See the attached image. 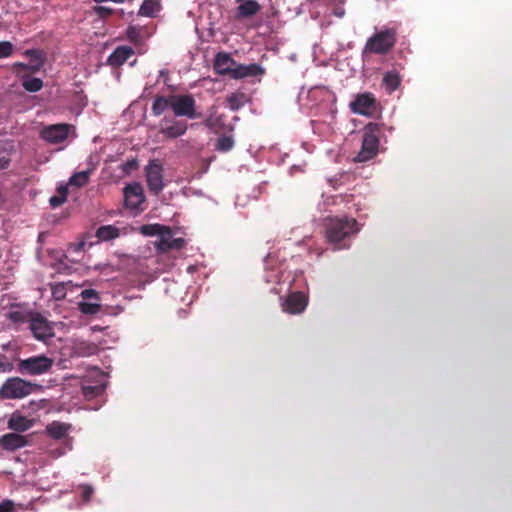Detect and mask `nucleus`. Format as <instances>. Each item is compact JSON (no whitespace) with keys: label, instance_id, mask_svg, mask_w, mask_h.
<instances>
[{"label":"nucleus","instance_id":"1","mask_svg":"<svg viewBox=\"0 0 512 512\" xmlns=\"http://www.w3.org/2000/svg\"><path fill=\"white\" fill-rule=\"evenodd\" d=\"M358 222L353 217H327L324 220V234L326 241L335 249L349 247L350 239L359 232Z\"/></svg>","mask_w":512,"mask_h":512},{"label":"nucleus","instance_id":"2","mask_svg":"<svg viewBox=\"0 0 512 512\" xmlns=\"http://www.w3.org/2000/svg\"><path fill=\"white\" fill-rule=\"evenodd\" d=\"M214 70L219 75H228L232 79H242L264 74L259 64H238L228 53L219 52L214 60Z\"/></svg>","mask_w":512,"mask_h":512},{"label":"nucleus","instance_id":"3","mask_svg":"<svg viewBox=\"0 0 512 512\" xmlns=\"http://www.w3.org/2000/svg\"><path fill=\"white\" fill-rule=\"evenodd\" d=\"M396 42L395 28L380 30L367 39L362 49V57L365 58L371 54L386 55L394 48Z\"/></svg>","mask_w":512,"mask_h":512},{"label":"nucleus","instance_id":"4","mask_svg":"<svg viewBox=\"0 0 512 512\" xmlns=\"http://www.w3.org/2000/svg\"><path fill=\"white\" fill-rule=\"evenodd\" d=\"M380 133L381 127L377 123H369L365 126L361 150L355 157V161L366 162L377 155Z\"/></svg>","mask_w":512,"mask_h":512},{"label":"nucleus","instance_id":"5","mask_svg":"<svg viewBox=\"0 0 512 512\" xmlns=\"http://www.w3.org/2000/svg\"><path fill=\"white\" fill-rule=\"evenodd\" d=\"M54 365V359L41 354L20 359L17 363V371L22 375L38 376L48 373Z\"/></svg>","mask_w":512,"mask_h":512},{"label":"nucleus","instance_id":"6","mask_svg":"<svg viewBox=\"0 0 512 512\" xmlns=\"http://www.w3.org/2000/svg\"><path fill=\"white\" fill-rule=\"evenodd\" d=\"M172 112L175 117L197 119L202 116L197 112L196 101L192 94H172Z\"/></svg>","mask_w":512,"mask_h":512},{"label":"nucleus","instance_id":"7","mask_svg":"<svg viewBox=\"0 0 512 512\" xmlns=\"http://www.w3.org/2000/svg\"><path fill=\"white\" fill-rule=\"evenodd\" d=\"M33 384L19 377L7 379L0 388V395L4 399H20L31 394Z\"/></svg>","mask_w":512,"mask_h":512},{"label":"nucleus","instance_id":"8","mask_svg":"<svg viewBox=\"0 0 512 512\" xmlns=\"http://www.w3.org/2000/svg\"><path fill=\"white\" fill-rule=\"evenodd\" d=\"M29 329L33 336L42 342L55 336L54 325L40 313H32L28 319Z\"/></svg>","mask_w":512,"mask_h":512},{"label":"nucleus","instance_id":"9","mask_svg":"<svg viewBox=\"0 0 512 512\" xmlns=\"http://www.w3.org/2000/svg\"><path fill=\"white\" fill-rule=\"evenodd\" d=\"M351 111L363 116H374L379 110V103L370 92L357 94L349 105Z\"/></svg>","mask_w":512,"mask_h":512},{"label":"nucleus","instance_id":"10","mask_svg":"<svg viewBox=\"0 0 512 512\" xmlns=\"http://www.w3.org/2000/svg\"><path fill=\"white\" fill-rule=\"evenodd\" d=\"M178 117L166 116L160 122V133L169 139H175L183 136L188 129L185 120L177 119Z\"/></svg>","mask_w":512,"mask_h":512},{"label":"nucleus","instance_id":"11","mask_svg":"<svg viewBox=\"0 0 512 512\" xmlns=\"http://www.w3.org/2000/svg\"><path fill=\"white\" fill-rule=\"evenodd\" d=\"M146 181L149 190L155 195L163 190V167L157 159L151 160L146 167Z\"/></svg>","mask_w":512,"mask_h":512},{"label":"nucleus","instance_id":"12","mask_svg":"<svg viewBox=\"0 0 512 512\" xmlns=\"http://www.w3.org/2000/svg\"><path fill=\"white\" fill-rule=\"evenodd\" d=\"M124 205L127 209L133 210V211H139L143 210L141 205L145 201V196L143 193L142 186L135 182L132 184H128L124 188Z\"/></svg>","mask_w":512,"mask_h":512},{"label":"nucleus","instance_id":"13","mask_svg":"<svg viewBox=\"0 0 512 512\" xmlns=\"http://www.w3.org/2000/svg\"><path fill=\"white\" fill-rule=\"evenodd\" d=\"M70 127L64 123L49 125L42 129L40 137L50 144H59L68 138Z\"/></svg>","mask_w":512,"mask_h":512},{"label":"nucleus","instance_id":"14","mask_svg":"<svg viewBox=\"0 0 512 512\" xmlns=\"http://www.w3.org/2000/svg\"><path fill=\"white\" fill-rule=\"evenodd\" d=\"M184 246L185 240L183 238H174L170 228L167 227L161 232L159 240L155 242L156 249L161 253L180 250Z\"/></svg>","mask_w":512,"mask_h":512},{"label":"nucleus","instance_id":"15","mask_svg":"<svg viewBox=\"0 0 512 512\" xmlns=\"http://www.w3.org/2000/svg\"><path fill=\"white\" fill-rule=\"evenodd\" d=\"M308 305V297L303 292H292L282 304L283 311L289 314H300Z\"/></svg>","mask_w":512,"mask_h":512},{"label":"nucleus","instance_id":"16","mask_svg":"<svg viewBox=\"0 0 512 512\" xmlns=\"http://www.w3.org/2000/svg\"><path fill=\"white\" fill-rule=\"evenodd\" d=\"M204 125L216 134L230 132L233 129L231 125L226 123V116L217 111L209 113L204 120Z\"/></svg>","mask_w":512,"mask_h":512},{"label":"nucleus","instance_id":"17","mask_svg":"<svg viewBox=\"0 0 512 512\" xmlns=\"http://www.w3.org/2000/svg\"><path fill=\"white\" fill-rule=\"evenodd\" d=\"M27 436L19 433H6L0 437V446L6 451H16L27 446Z\"/></svg>","mask_w":512,"mask_h":512},{"label":"nucleus","instance_id":"18","mask_svg":"<svg viewBox=\"0 0 512 512\" xmlns=\"http://www.w3.org/2000/svg\"><path fill=\"white\" fill-rule=\"evenodd\" d=\"M71 429L70 423L52 421L46 425L45 433L54 440H62L68 436Z\"/></svg>","mask_w":512,"mask_h":512},{"label":"nucleus","instance_id":"19","mask_svg":"<svg viewBox=\"0 0 512 512\" xmlns=\"http://www.w3.org/2000/svg\"><path fill=\"white\" fill-rule=\"evenodd\" d=\"M134 50L130 46H118L108 57L107 64L111 67H120L123 65L132 55Z\"/></svg>","mask_w":512,"mask_h":512},{"label":"nucleus","instance_id":"20","mask_svg":"<svg viewBox=\"0 0 512 512\" xmlns=\"http://www.w3.org/2000/svg\"><path fill=\"white\" fill-rule=\"evenodd\" d=\"M34 425V420L28 419L27 417L21 415L20 413H13L11 417L8 420V428L10 430L15 431L16 433H22L30 428H32Z\"/></svg>","mask_w":512,"mask_h":512},{"label":"nucleus","instance_id":"21","mask_svg":"<svg viewBox=\"0 0 512 512\" xmlns=\"http://www.w3.org/2000/svg\"><path fill=\"white\" fill-rule=\"evenodd\" d=\"M25 54L28 56H32L34 58L33 62L31 64L16 62L13 64V69L14 70H18V69L27 70L31 73L38 72L44 63L43 59L41 58L40 52L37 50H27L25 52Z\"/></svg>","mask_w":512,"mask_h":512},{"label":"nucleus","instance_id":"22","mask_svg":"<svg viewBox=\"0 0 512 512\" xmlns=\"http://www.w3.org/2000/svg\"><path fill=\"white\" fill-rule=\"evenodd\" d=\"M168 108L172 109V94L168 96L156 95L151 111L154 116L162 115Z\"/></svg>","mask_w":512,"mask_h":512},{"label":"nucleus","instance_id":"23","mask_svg":"<svg viewBox=\"0 0 512 512\" xmlns=\"http://www.w3.org/2000/svg\"><path fill=\"white\" fill-rule=\"evenodd\" d=\"M401 84V77L395 70L387 71L382 79V86L385 88L388 94H392L396 91Z\"/></svg>","mask_w":512,"mask_h":512},{"label":"nucleus","instance_id":"24","mask_svg":"<svg viewBox=\"0 0 512 512\" xmlns=\"http://www.w3.org/2000/svg\"><path fill=\"white\" fill-rule=\"evenodd\" d=\"M260 9L261 6L255 0H245L237 8L238 15L243 18L251 17L257 14Z\"/></svg>","mask_w":512,"mask_h":512},{"label":"nucleus","instance_id":"25","mask_svg":"<svg viewBox=\"0 0 512 512\" xmlns=\"http://www.w3.org/2000/svg\"><path fill=\"white\" fill-rule=\"evenodd\" d=\"M160 11V4L157 0H144L138 14L140 16L154 17Z\"/></svg>","mask_w":512,"mask_h":512},{"label":"nucleus","instance_id":"26","mask_svg":"<svg viewBox=\"0 0 512 512\" xmlns=\"http://www.w3.org/2000/svg\"><path fill=\"white\" fill-rule=\"evenodd\" d=\"M96 235L102 241H109L119 236V230L112 225H105L98 228Z\"/></svg>","mask_w":512,"mask_h":512},{"label":"nucleus","instance_id":"27","mask_svg":"<svg viewBox=\"0 0 512 512\" xmlns=\"http://www.w3.org/2000/svg\"><path fill=\"white\" fill-rule=\"evenodd\" d=\"M22 86L28 92H38L43 88V81L40 78L22 76Z\"/></svg>","mask_w":512,"mask_h":512},{"label":"nucleus","instance_id":"28","mask_svg":"<svg viewBox=\"0 0 512 512\" xmlns=\"http://www.w3.org/2000/svg\"><path fill=\"white\" fill-rule=\"evenodd\" d=\"M78 306L79 310L85 315H95L101 310V304L99 302L83 300Z\"/></svg>","mask_w":512,"mask_h":512},{"label":"nucleus","instance_id":"29","mask_svg":"<svg viewBox=\"0 0 512 512\" xmlns=\"http://www.w3.org/2000/svg\"><path fill=\"white\" fill-rule=\"evenodd\" d=\"M89 177V170L77 172L71 176V178L69 179V184L71 186L84 187L88 183Z\"/></svg>","mask_w":512,"mask_h":512},{"label":"nucleus","instance_id":"30","mask_svg":"<svg viewBox=\"0 0 512 512\" xmlns=\"http://www.w3.org/2000/svg\"><path fill=\"white\" fill-rule=\"evenodd\" d=\"M105 390V386L100 385H83L82 393L87 399H93L99 395H101Z\"/></svg>","mask_w":512,"mask_h":512},{"label":"nucleus","instance_id":"31","mask_svg":"<svg viewBox=\"0 0 512 512\" xmlns=\"http://www.w3.org/2000/svg\"><path fill=\"white\" fill-rule=\"evenodd\" d=\"M234 147V139L232 136H221L217 139L215 148L219 152H228Z\"/></svg>","mask_w":512,"mask_h":512},{"label":"nucleus","instance_id":"32","mask_svg":"<svg viewBox=\"0 0 512 512\" xmlns=\"http://www.w3.org/2000/svg\"><path fill=\"white\" fill-rule=\"evenodd\" d=\"M32 314L31 313H25V312H22V311H10L7 315L8 319L14 323H25L27 322L28 323V319H29V316Z\"/></svg>","mask_w":512,"mask_h":512},{"label":"nucleus","instance_id":"33","mask_svg":"<svg viewBox=\"0 0 512 512\" xmlns=\"http://www.w3.org/2000/svg\"><path fill=\"white\" fill-rule=\"evenodd\" d=\"M243 94H232L227 97V103L231 110L236 111L243 106Z\"/></svg>","mask_w":512,"mask_h":512},{"label":"nucleus","instance_id":"34","mask_svg":"<svg viewBox=\"0 0 512 512\" xmlns=\"http://www.w3.org/2000/svg\"><path fill=\"white\" fill-rule=\"evenodd\" d=\"M14 52V45L9 41L0 42V59L10 57Z\"/></svg>","mask_w":512,"mask_h":512},{"label":"nucleus","instance_id":"35","mask_svg":"<svg viewBox=\"0 0 512 512\" xmlns=\"http://www.w3.org/2000/svg\"><path fill=\"white\" fill-rule=\"evenodd\" d=\"M80 297L83 300L92 301V302H99L100 303V295L99 293L94 289H84L80 293Z\"/></svg>","mask_w":512,"mask_h":512},{"label":"nucleus","instance_id":"36","mask_svg":"<svg viewBox=\"0 0 512 512\" xmlns=\"http://www.w3.org/2000/svg\"><path fill=\"white\" fill-rule=\"evenodd\" d=\"M93 11L98 17H100L102 19H106L114 13L113 8L106 7V6H95L93 8Z\"/></svg>","mask_w":512,"mask_h":512},{"label":"nucleus","instance_id":"37","mask_svg":"<svg viewBox=\"0 0 512 512\" xmlns=\"http://www.w3.org/2000/svg\"><path fill=\"white\" fill-rule=\"evenodd\" d=\"M10 163V153L5 148L0 147V170L7 169Z\"/></svg>","mask_w":512,"mask_h":512},{"label":"nucleus","instance_id":"38","mask_svg":"<svg viewBox=\"0 0 512 512\" xmlns=\"http://www.w3.org/2000/svg\"><path fill=\"white\" fill-rule=\"evenodd\" d=\"M164 229L165 227L159 224L146 225L142 227V232L146 235H160Z\"/></svg>","mask_w":512,"mask_h":512},{"label":"nucleus","instance_id":"39","mask_svg":"<svg viewBox=\"0 0 512 512\" xmlns=\"http://www.w3.org/2000/svg\"><path fill=\"white\" fill-rule=\"evenodd\" d=\"M66 201L65 197L62 195H54L49 199V203L53 208H57L61 206Z\"/></svg>","mask_w":512,"mask_h":512},{"label":"nucleus","instance_id":"40","mask_svg":"<svg viewBox=\"0 0 512 512\" xmlns=\"http://www.w3.org/2000/svg\"><path fill=\"white\" fill-rule=\"evenodd\" d=\"M94 493V489L90 485L82 486V498L84 501H89Z\"/></svg>","mask_w":512,"mask_h":512},{"label":"nucleus","instance_id":"41","mask_svg":"<svg viewBox=\"0 0 512 512\" xmlns=\"http://www.w3.org/2000/svg\"><path fill=\"white\" fill-rule=\"evenodd\" d=\"M12 368L11 364L7 361V357L0 354V372L10 371Z\"/></svg>","mask_w":512,"mask_h":512},{"label":"nucleus","instance_id":"42","mask_svg":"<svg viewBox=\"0 0 512 512\" xmlns=\"http://www.w3.org/2000/svg\"><path fill=\"white\" fill-rule=\"evenodd\" d=\"M14 503L11 500H4L0 503V512H12Z\"/></svg>","mask_w":512,"mask_h":512},{"label":"nucleus","instance_id":"43","mask_svg":"<svg viewBox=\"0 0 512 512\" xmlns=\"http://www.w3.org/2000/svg\"><path fill=\"white\" fill-rule=\"evenodd\" d=\"M138 166L137 164V161L135 159H132V160H128L125 164H124V170L125 171H130V170H133V169H136Z\"/></svg>","mask_w":512,"mask_h":512},{"label":"nucleus","instance_id":"44","mask_svg":"<svg viewBox=\"0 0 512 512\" xmlns=\"http://www.w3.org/2000/svg\"><path fill=\"white\" fill-rule=\"evenodd\" d=\"M67 199L68 189L65 186H61L58 188V195H62Z\"/></svg>","mask_w":512,"mask_h":512}]
</instances>
